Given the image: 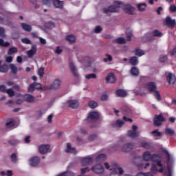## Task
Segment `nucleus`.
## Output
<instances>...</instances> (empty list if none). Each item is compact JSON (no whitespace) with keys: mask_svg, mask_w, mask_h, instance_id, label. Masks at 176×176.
<instances>
[{"mask_svg":"<svg viewBox=\"0 0 176 176\" xmlns=\"http://www.w3.org/2000/svg\"><path fill=\"white\" fill-rule=\"evenodd\" d=\"M129 64L131 65H137L138 64V58L137 56H132L129 58Z\"/></svg>","mask_w":176,"mask_h":176,"instance_id":"7c9ffc66","label":"nucleus"},{"mask_svg":"<svg viewBox=\"0 0 176 176\" xmlns=\"http://www.w3.org/2000/svg\"><path fill=\"white\" fill-rule=\"evenodd\" d=\"M146 89L150 91V93H153L154 91V96L157 100V101H162V96H160V93L157 91V87L156 86V82H150L146 84Z\"/></svg>","mask_w":176,"mask_h":176,"instance_id":"f257e3e1","label":"nucleus"},{"mask_svg":"<svg viewBox=\"0 0 176 176\" xmlns=\"http://www.w3.org/2000/svg\"><path fill=\"white\" fill-rule=\"evenodd\" d=\"M91 170H92L94 173H96V174H101L102 173H104V167L101 164L95 165Z\"/></svg>","mask_w":176,"mask_h":176,"instance_id":"9d476101","label":"nucleus"},{"mask_svg":"<svg viewBox=\"0 0 176 176\" xmlns=\"http://www.w3.org/2000/svg\"><path fill=\"white\" fill-rule=\"evenodd\" d=\"M97 78V74H89L85 76V79L90 80V79H96Z\"/></svg>","mask_w":176,"mask_h":176,"instance_id":"49530a36","label":"nucleus"},{"mask_svg":"<svg viewBox=\"0 0 176 176\" xmlns=\"http://www.w3.org/2000/svg\"><path fill=\"white\" fill-rule=\"evenodd\" d=\"M151 171H153V173H157V167L156 166V164H153L151 165Z\"/></svg>","mask_w":176,"mask_h":176,"instance_id":"e2e57ef3","label":"nucleus"},{"mask_svg":"<svg viewBox=\"0 0 176 176\" xmlns=\"http://www.w3.org/2000/svg\"><path fill=\"white\" fill-rule=\"evenodd\" d=\"M100 118V114L97 111L90 112L88 114V116L86 118L87 122L89 123H94L96 120H98Z\"/></svg>","mask_w":176,"mask_h":176,"instance_id":"7ed1b4c3","label":"nucleus"},{"mask_svg":"<svg viewBox=\"0 0 176 176\" xmlns=\"http://www.w3.org/2000/svg\"><path fill=\"white\" fill-rule=\"evenodd\" d=\"M21 42L25 45H32V42L28 38H23L21 39Z\"/></svg>","mask_w":176,"mask_h":176,"instance_id":"09e8293b","label":"nucleus"},{"mask_svg":"<svg viewBox=\"0 0 176 176\" xmlns=\"http://www.w3.org/2000/svg\"><path fill=\"white\" fill-rule=\"evenodd\" d=\"M106 83H115L116 82V78L113 73H109L106 77Z\"/></svg>","mask_w":176,"mask_h":176,"instance_id":"9b49d317","label":"nucleus"},{"mask_svg":"<svg viewBox=\"0 0 176 176\" xmlns=\"http://www.w3.org/2000/svg\"><path fill=\"white\" fill-rule=\"evenodd\" d=\"M104 160H107V155L105 154H100L96 158V162L98 163H102V162H104Z\"/></svg>","mask_w":176,"mask_h":176,"instance_id":"393cba45","label":"nucleus"},{"mask_svg":"<svg viewBox=\"0 0 176 176\" xmlns=\"http://www.w3.org/2000/svg\"><path fill=\"white\" fill-rule=\"evenodd\" d=\"M33 85L36 90H42V85H41V83L33 82Z\"/></svg>","mask_w":176,"mask_h":176,"instance_id":"6e6d98bb","label":"nucleus"},{"mask_svg":"<svg viewBox=\"0 0 176 176\" xmlns=\"http://www.w3.org/2000/svg\"><path fill=\"white\" fill-rule=\"evenodd\" d=\"M152 135H153V137H162L163 136V133H162V132H159V129H156L153 131L151 132Z\"/></svg>","mask_w":176,"mask_h":176,"instance_id":"37998d69","label":"nucleus"},{"mask_svg":"<svg viewBox=\"0 0 176 176\" xmlns=\"http://www.w3.org/2000/svg\"><path fill=\"white\" fill-rule=\"evenodd\" d=\"M69 68L73 76H74V78H79V73H78V69H76V67H75L74 63H69Z\"/></svg>","mask_w":176,"mask_h":176,"instance_id":"f8f14e48","label":"nucleus"},{"mask_svg":"<svg viewBox=\"0 0 176 176\" xmlns=\"http://www.w3.org/2000/svg\"><path fill=\"white\" fill-rule=\"evenodd\" d=\"M162 36H163V34L158 30H155L153 31V35L151 33H147L145 34L144 38H148V41H152L153 37L162 38Z\"/></svg>","mask_w":176,"mask_h":176,"instance_id":"20e7f679","label":"nucleus"},{"mask_svg":"<svg viewBox=\"0 0 176 176\" xmlns=\"http://www.w3.org/2000/svg\"><path fill=\"white\" fill-rule=\"evenodd\" d=\"M94 162V160H93V158L88 157H85V158H82L81 160V164L82 166H90V164H93V162Z\"/></svg>","mask_w":176,"mask_h":176,"instance_id":"ddd939ff","label":"nucleus"},{"mask_svg":"<svg viewBox=\"0 0 176 176\" xmlns=\"http://www.w3.org/2000/svg\"><path fill=\"white\" fill-rule=\"evenodd\" d=\"M7 94H8V96H10V97H13L15 96L16 93L14 92V91H13V89H7Z\"/></svg>","mask_w":176,"mask_h":176,"instance_id":"5fc2aeb1","label":"nucleus"},{"mask_svg":"<svg viewBox=\"0 0 176 176\" xmlns=\"http://www.w3.org/2000/svg\"><path fill=\"white\" fill-rule=\"evenodd\" d=\"M19 50H17V47H12L10 48L8 51V56H12V54H14V53H17Z\"/></svg>","mask_w":176,"mask_h":176,"instance_id":"4c0bfd02","label":"nucleus"},{"mask_svg":"<svg viewBox=\"0 0 176 176\" xmlns=\"http://www.w3.org/2000/svg\"><path fill=\"white\" fill-rule=\"evenodd\" d=\"M118 171L119 173H118V170H113L111 172L110 176H121V175H123V174H124V170L122 167L118 168Z\"/></svg>","mask_w":176,"mask_h":176,"instance_id":"a211bd4d","label":"nucleus"},{"mask_svg":"<svg viewBox=\"0 0 176 176\" xmlns=\"http://www.w3.org/2000/svg\"><path fill=\"white\" fill-rule=\"evenodd\" d=\"M134 148V144L133 143H127L126 144H124L122 147V152H130L131 149Z\"/></svg>","mask_w":176,"mask_h":176,"instance_id":"dca6fc26","label":"nucleus"},{"mask_svg":"<svg viewBox=\"0 0 176 176\" xmlns=\"http://www.w3.org/2000/svg\"><path fill=\"white\" fill-rule=\"evenodd\" d=\"M43 5H46L47 6H50L52 4L51 0H43Z\"/></svg>","mask_w":176,"mask_h":176,"instance_id":"0e129e2a","label":"nucleus"},{"mask_svg":"<svg viewBox=\"0 0 176 176\" xmlns=\"http://www.w3.org/2000/svg\"><path fill=\"white\" fill-rule=\"evenodd\" d=\"M145 52L141 50L137 49L135 50V56H138V57H141V56H144Z\"/></svg>","mask_w":176,"mask_h":176,"instance_id":"a18cd8bd","label":"nucleus"},{"mask_svg":"<svg viewBox=\"0 0 176 176\" xmlns=\"http://www.w3.org/2000/svg\"><path fill=\"white\" fill-rule=\"evenodd\" d=\"M166 60H167V56H161L160 57V63H166Z\"/></svg>","mask_w":176,"mask_h":176,"instance_id":"680f3d73","label":"nucleus"},{"mask_svg":"<svg viewBox=\"0 0 176 176\" xmlns=\"http://www.w3.org/2000/svg\"><path fill=\"white\" fill-rule=\"evenodd\" d=\"M30 165L32 167H36L39 163H41V158L37 156H34L29 160Z\"/></svg>","mask_w":176,"mask_h":176,"instance_id":"1a4fd4ad","label":"nucleus"},{"mask_svg":"<svg viewBox=\"0 0 176 176\" xmlns=\"http://www.w3.org/2000/svg\"><path fill=\"white\" fill-rule=\"evenodd\" d=\"M166 80L169 85H175L176 82L175 75L172 73H169L166 76Z\"/></svg>","mask_w":176,"mask_h":176,"instance_id":"4468645a","label":"nucleus"},{"mask_svg":"<svg viewBox=\"0 0 176 176\" xmlns=\"http://www.w3.org/2000/svg\"><path fill=\"white\" fill-rule=\"evenodd\" d=\"M170 56L173 57V56H175L176 54V47H174L170 52Z\"/></svg>","mask_w":176,"mask_h":176,"instance_id":"774afa93","label":"nucleus"},{"mask_svg":"<svg viewBox=\"0 0 176 176\" xmlns=\"http://www.w3.org/2000/svg\"><path fill=\"white\" fill-rule=\"evenodd\" d=\"M126 41H131V36H133V30L131 28H128L126 30Z\"/></svg>","mask_w":176,"mask_h":176,"instance_id":"cd10ccee","label":"nucleus"},{"mask_svg":"<svg viewBox=\"0 0 176 176\" xmlns=\"http://www.w3.org/2000/svg\"><path fill=\"white\" fill-rule=\"evenodd\" d=\"M24 100L26 102H34L35 101V96L31 94H26L24 96Z\"/></svg>","mask_w":176,"mask_h":176,"instance_id":"4be33fe9","label":"nucleus"},{"mask_svg":"<svg viewBox=\"0 0 176 176\" xmlns=\"http://www.w3.org/2000/svg\"><path fill=\"white\" fill-rule=\"evenodd\" d=\"M141 145L142 148H145L146 149H149V148H151V143L148 142H143Z\"/></svg>","mask_w":176,"mask_h":176,"instance_id":"603ef678","label":"nucleus"},{"mask_svg":"<svg viewBox=\"0 0 176 176\" xmlns=\"http://www.w3.org/2000/svg\"><path fill=\"white\" fill-rule=\"evenodd\" d=\"M152 159V155H151V152L146 151L143 153V160L145 162H149V160H151Z\"/></svg>","mask_w":176,"mask_h":176,"instance_id":"a878e982","label":"nucleus"},{"mask_svg":"<svg viewBox=\"0 0 176 176\" xmlns=\"http://www.w3.org/2000/svg\"><path fill=\"white\" fill-rule=\"evenodd\" d=\"M38 75L40 76V78H43V75H45V68L41 67L38 71Z\"/></svg>","mask_w":176,"mask_h":176,"instance_id":"3c124183","label":"nucleus"},{"mask_svg":"<svg viewBox=\"0 0 176 176\" xmlns=\"http://www.w3.org/2000/svg\"><path fill=\"white\" fill-rule=\"evenodd\" d=\"M10 158L11 162L12 163H14V164H16V163H17V154L16 153L11 154Z\"/></svg>","mask_w":176,"mask_h":176,"instance_id":"c03bdc74","label":"nucleus"},{"mask_svg":"<svg viewBox=\"0 0 176 176\" xmlns=\"http://www.w3.org/2000/svg\"><path fill=\"white\" fill-rule=\"evenodd\" d=\"M60 86H61V81L59 80H55L49 88V90H57Z\"/></svg>","mask_w":176,"mask_h":176,"instance_id":"f3484780","label":"nucleus"},{"mask_svg":"<svg viewBox=\"0 0 176 176\" xmlns=\"http://www.w3.org/2000/svg\"><path fill=\"white\" fill-rule=\"evenodd\" d=\"M36 45H32L31 50L28 52V57L32 58L35 54H36Z\"/></svg>","mask_w":176,"mask_h":176,"instance_id":"2eb2a0df","label":"nucleus"},{"mask_svg":"<svg viewBox=\"0 0 176 176\" xmlns=\"http://www.w3.org/2000/svg\"><path fill=\"white\" fill-rule=\"evenodd\" d=\"M116 95L118 97H126L127 96V92L124 89H118L116 91Z\"/></svg>","mask_w":176,"mask_h":176,"instance_id":"c85d7f7f","label":"nucleus"},{"mask_svg":"<svg viewBox=\"0 0 176 176\" xmlns=\"http://www.w3.org/2000/svg\"><path fill=\"white\" fill-rule=\"evenodd\" d=\"M10 69H11V72L13 75H16L17 74V67H16V65L10 64Z\"/></svg>","mask_w":176,"mask_h":176,"instance_id":"a19ab883","label":"nucleus"},{"mask_svg":"<svg viewBox=\"0 0 176 176\" xmlns=\"http://www.w3.org/2000/svg\"><path fill=\"white\" fill-rule=\"evenodd\" d=\"M137 8L140 12H144L146 8V3H139L137 5Z\"/></svg>","mask_w":176,"mask_h":176,"instance_id":"ea45409f","label":"nucleus"},{"mask_svg":"<svg viewBox=\"0 0 176 176\" xmlns=\"http://www.w3.org/2000/svg\"><path fill=\"white\" fill-rule=\"evenodd\" d=\"M162 122H166V119L163 116V114L155 115V118L153 119V124L156 127H160L162 125Z\"/></svg>","mask_w":176,"mask_h":176,"instance_id":"39448f33","label":"nucleus"},{"mask_svg":"<svg viewBox=\"0 0 176 176\" xmlns=\"http://www.w3.org/2000/svg\"><path fill=\"white\" fill-rule=\"evenodd\" d=\"M131 74L133 76H138V75H140V72L138 71V69L137 67H133L131 69Z\"/></svg>","mask_w":176,"mask_h":176,"instance_id":"c9c22d12","label":"nucleus"},{"mask_svg":"<svg viewBox=\"0 0 176 176\" xmlns=\"http://www.w3.org/2000/svg\"><path fill=\"white\" fill-rule=\"evenodd\" d=\"M106 57H107V58H103L104 63H108V61H112V60H113L112 56H111V55L107 54H106Z\"/></svg>","mask_w":176,"mask_h":176,"instance_id":"864d4df0","label":"nucleus"},{"mask_svg":"<svg viewBox=\"0 0 176 176\" xmlns=\"http://www.w3.org/2000/svg\"><path fill=\"white\" fill-rule=\"evenodd\" d=\"M0 91H1V93H6L8 91L6 86L3 85H0Z\"/></svg>","mask_w":176,"mask_h":176,"instance_id":"bf43d9fd","label":"nucleus"},{"mask_svg":"<svg viewBox=\"0 0 176 176\" xmlns=\"http://www.w3.org/2000/svg\"><path fill=\"white\" fill-rule=\"evenodd\" d=\"M0 36L2 38L5 36V29L2 27H0Z\"/></svg>","mask_w":176,"mask_h":176,"instance_id":"69168bd1","label":"nucleus"},{"mask_svg":"<svg viewBox=\"0 0 176 176\" xmlns=\"http://www.w3.org/2000/svg\"><path fill=\"white\" fill-rule=\"evenodd\" d=\"M56 27V24L52 21H49L45 23V28H47V30H53Z\"/></svg>","mask_w":176,"mask_h":176,"instance_id":"72a5a7b5","label":"nucleus"},{"mask_svg":"<svg viewBox=\"0 0 176 176\" xmlns=\"http://www.w3.org/2000/svg\"><path fill=\"white\" fill-rule=\"evenodd\" d=\"M124 124V121L117 120L115 123L112 124L113 127H122Z\"/></svg>","mask_w":176,"mask_h":176,"instance_id":"473e14b6","label":"nucleus"},{"mask_svg":"<svg viewBox=\"0 0 176 176\" xmlns=\"http://www.w3.org/2000/svg\"><path fill=\"white\" fill-rule=\"evenodd\" d=\"M102 31V28L100 25H98L95 28L94 32L95 34H100Z\"/></svg>","mask_w":176,"mask_h":176,"instance_id":"4d7b16f0","label":"nucleus"},{"mask_svg":"<svg viewBox=\"0 0 176 176\" xmlns=\"http://www.w3.org/2000/svg\"><path fill=\"white\" fill-rule=\"evenodd\" d=\"M97 138V135H91L89 137V141H94V140H96Z\"/></svg>","mask_w":176,"mask_h":176,"instance_id":"338daca9","label":"nucleus"},{"mask_svg":"<svg viewBox=\"0 0 176 176\" xmlns=\"http://www.w3.org/2000/svg\"><path fill=\"white\" fill-rule=\"evenodd\" d=\"M49 149H50V145L49 144H41L38 146V151L41 155L47 153L49 152Z\"/></svg>","mask_w":176,"mask_h":176,"instance_id":"6e6552de","label":"nucleus"},{"mask_svg":"<svg viewBox=\"0 0 176 176\" xmlns=\"http://www.w3.org/2000/svg\"><path fill=\"white\" fill-rule=\"evenodd\" d=\"M21 26L24 31H26V32H31V31H32V27L27 23H23Z\"/></svg>","mask_w":176,"mask_h":176,"instance_id":"b1692460","label":"nucleus"},{"mask_svg":"<svg viewBox=\"0 0 176 176\" xmlns=\"http://www.w3.org/2000/svg\"><path fill=\"white\" fill-rule=\"evenodd\" d=\"M121 109L123 115H125L126 116H131V115H133V112H131V109L127 107V106H124Z\"/></svg>","mask_w":176,"mask_h":176,"instance_id":"6ab92c4d","label":"nucleus"},{"mask_svg":"<svg viewBox=\"0 0 176 176\" xmlns=\"http://www.w3.org/2000/svg\"><path fill=\"white\" fill-rule=\"evenodd\" d=\"M160 160V156L157 154H154L151 155V161L152 162H157Z\"/></svg>","mask_w":176,"mask_h":176,"instance_id":"de8ad7c7","label":"nucleus"},{"mask_svg":"<svg viewBox=\"0 0 176 176\" xmlns=\"http://www.w3.org/2000/svg\"><path fill=\"white\" fill-rule=\"evenodd\" d=\"M123 10L127 14H134V10H135V8L133 7L130 4H126L123 6Z\"/></svg>","mask_w":176,"mask_h":176,"instance_id":"0eeeda50","label":"nucleus"},{"mask_svg":"<svg viewBox=\"0 0 176 176\" xmlns=\"http://www.w3.org/2000/svg\"><path fill=\"white\" fill-rule=\"evenodd\" d=\"M127 135L130 138H137L140 137V132L130 130L128 131Z\"/></svg>","mask_w":176,"mask_h":176,"instance_id":"412c9836","label":"nucleus"},{"mask_svg":"<svg viewBox=\"0 0 176 176\" xmlns=\"http://www.w3.org/2000/svg\"><path fill=\"white\" fill-rule=\"evenodd\" d=\"M66 153H76V150L75 148L71 146V144H67V149L65 151Z\"/></svg>","mask_w":176,"mask_h":176,"instance_id":"bb28decb","label":"nucleus"},{"mask_svg":"<svg viewBox=\"0 0 176 176\" xmlns=\"http://www.w3.org/2000/svg\"><path fill=\"white\" fill-rule=\"evenodd\" d=\"M8 144H10V145H11L12 146H14V145H17V144H19V141L16 140H12L8 141Z\"/></svg>","mask_w":176,"mask_h":176,"instance_id":"13d9d810","label":"nucleus"},{"mask_svg":"<svg viewBox=\"0 0 176 176\" xmlns=\"http://www.w3.org/2000/svg\"><path fill=\"white\" fill-rule=\"evenodd\" d=\"M122 5H124L122 1H114V5H111L108 8L104 9V13L108 14V13H119V8Z\"/></svg>","mask_w":176,"mask_h":176,"instance_id":"f03ea898","label":"nucleus"},{"mask_svg":"<svg viewBox=\"0 0 176 176\" xmlns=\"http://www.w3.org/2000/svg\"><path fill=\"white\" fill-rule=\"evenodd\" d=\"M88 107H89V108H91V109H94V108H97L98 107V103L91 100L88 103Z\"/></svg>","mask_w":176,"mask_h":176,"instance_id":"58836bf2","label":"nucleus"},{"mask_svg":"<svg viewBox=\"0 0 176 176\" xmlns=\"http://www.w3.org/2000/svg\"><path fill=\"white\" fill-rule=\"evenodd\" d=\"M9 71V67L6 65H0V72L5 74Z\"/></svg>","mask_w":176,"mask_h":176,"instance_id":"79ce46f5","label":"nucleus"},{"mask_svg":"<svg viewBox=\"0 0 176 176\" xmlns=\"http://www.w3.org/2000/svg\"><path fill=\"white\" fill-rule=\"evenodd\" d=\"M0 46L1 47H9L10 43L5 42L3 38H0Z\"/></svg>","mask_w":176,"mask_h":176,"instance_id":"e433bc0d","label":"nucleus"},{"mask_svg":"<svg viewBox=\"0 0 176 176\" xmlns=\"http://www.w3.org/2000/svg\"><path fill=\"white\" fill-rule=\"evenodd\" d=\"M66 41L69 42V43H75L76 38L73 34H69L66 36Z\"/></svg>","mask_w":176,"mask_h":176,"instance_id":"2f4dec72","label":"nucleus"},{"mask_svg":"<svg viewBox=\"0 0 176 176\" xmlns=\"http://www.w3.org/2000/svg\"><path fill=\"white\" fill-rule=\"evenodd\" d=\"M53 5L55 6V8L63 9V7L64 6V2L60 0H53Z\"/></svg>","mask_w":176,"mask_h":176,"instance_id":"5701e85b","label":"nucleus"},{"mask_svg":"<svg viewBox=\"0 0 176 176\" xmlns=\"http://www.w3.org/2000/svg\"><path fill=\"white\" fill-rule=\"evenodd\" d=\"M165 133L166 135L173 136L175 135V131L171 128L166 127L165 129Z\"/></svg>","mask_w":176,"mask_h":176,"instance_id":"f704fd0d","label":"nucleus"},{"mask_svg":"<svg viewBox=\"0 0 176 176\" xmlns=\"http://www.w3.org/2000/svg\"><path fill=\"white\" fill-rule=\"evenodd\" d=\"M108 96L105 94H102L101 96H100V100L101 101H108Z\"/></svg>","mask_w":176,"mask_h":176,"instance_id":"052dcab7","label":"nucleus"},{"mask_svg":"<svg viewBox=\"0 0 176 176\" xmlns=\"http://www.w3.org/2000/svg\"><path fill=\"white\" fill-rule=\"evenodd\" d=\"M35 91V86L34 85V83L30 84L28 88V93H34Z\"/></svg>","mask_w":176,"mask_h":176,"instance_id":"8fccbe9b","label":"nucleus"},{"mask_svg":"<svg viewBox=\"0 0 176 176\" xmlns=\"http://www.w3.org/2000/svg\"><path fill=\"white\" fill-rule=\"evenodd\" d=\"M69 107L72 109H76L79 107V102L78 100H68Z\"/></svg>","mask_w":176,"mask_h":176,"instance_id":"aec40b11","label":"nucleus"},{"mask_svg":"<svg viewBox=\"0 0 176 176\" xmlns=\"http://www.w3.org/2000/svg\"><path fill=\"white\" fill-rule=\"evenodd\" d=\"M165 25L169 28H174L175 27V19H172L170 16H167L164 19Z\"/></svg>","mask_w":176,"mask_h":176,"instance_id":"423d86ee","label":"nucleus"},{"mask_svg":"<svg viewBox=\"0 0 176 176\" xmlns=\"http://www.w3.org/2000/svg\"><path fill=\"white\" fill-rule=\"evenodd\" d=\"M113 43H118V45H124L126 43V38L120 37L113 41Z\"/></svg>","mask_w":176,"mask_h":176,"instance_id":"c756f323","label":"nucleus"}]
</instances>
